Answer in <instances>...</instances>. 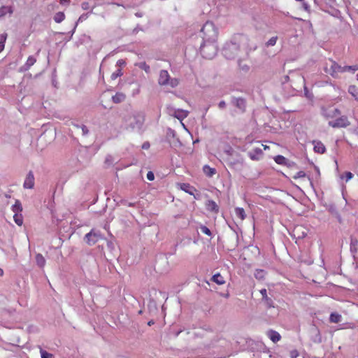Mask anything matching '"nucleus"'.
Returning a JSON list of instances; mask_svg holds the SVG:
<instances>
[{
  "mask_svg": "<svg viewBox=\"0 0 358 358\" xmlns=\"http://www.w3.org/2000/svg\"><path fill=\"white\" fill-rule=\"evenodd\" d=\"M242 48L247 49L248 51H255L257 49L258 45L256 43H254L251 39L249 38V41L242 45Z\"/></svg>",
  "mask_w": 358,
  "mask_h": 358,
  "instance_id": "obj_19",
  "label": "nucleus"
},
{
  "mask_svg": "<svg viewBox=\"0 0 358 358\" xmlns=\"http://www.w3.org/2000/svg\"><path fill=\"white\" fill-rule=\"evenodd\" d=\"M150 147L149 143H144L142 145L143 149H148Z\"/></svg>",
  "mask_w": 358,
  "mask_h": 358,
  "instance_id": "obj_55",
  "label": "nucleus"
},
{
  "mask_svg": "<svg viewBox=\"0 0 358 358\" xmlns=\"http://www.w3.org/2000/svg\"><path fill=\"white\" fill-rule=\"evenodd\" d=\"M34 186V176L31 171H30L24 181L23 187L25 189H32Z\"/></svg>",
  "mask_w": 358,
  "mask_h": 358,
  "instance_id": "obj_12",
  "label": "nucleus"
},
{
  "mask_svg": "<svg viewBox=\"0 0 358 358\" xmlns=\"http://www.w3.org/2000/svg\"><path fill=\"white\" fill-rule=\"evenodd\" d=\"M166 109L169 115L173 116L180 121L186 118L189 115V112L187 110L183 109H176L171 106H169Z\"/></svg>",
  "mask_w": 358,
  "mask_h": 358,
  "instance_id": "obj_8",
  "label": "nucleus"
},
{
  "mask_svg": "<svg viewBox=\"0 0 358 358\" xmlns=\"http://www.w3.org/2000/svg\"><path fill=\"white\" fill-rule=\"evenodd\" d=\"M102 238L103 236L101 232L95 229H92L85 236L87 243L90 245H94L98 241Z\"/></svg>",
  "mask_w": 358,
  "mask_h": 358,
  "instance_id": "obj_7",
  "label": "nucleus"
},
{
  "mask_svg": "<svg viewBox=\"0 0 358 358\" xmlns=\"http://www.w3.org/2000/svg\"><path fill=\"white\" fill-rule=\"evenodd\" d=\"M328 124L333 128H345L350 125V122L347 116L342 115L334 121H329Z\"/></svg>",
  "mask_w": 358,
  "mask_h": 358,
  "instance_id": "obj_9",
  "label": "nucleus"
},
{
  "mask_svg": "<svg viewBox=\"0 0 358 358\" xmlns=\"http://www.w3.org/2000/svg\"><path fill=\"white\" fill-rule=\"evenodd\" d=\"M226 160L230 166L242 164L243 162V159L240 155H238V156L227 157Z\"/></svg>",
  "mask_w": 358,
  "mask_h": 358,
  "instance_id": "obj_13",
  "label": "nucleus"
},
{
  "mask_svg": "<svg viewBox=\"0 0 358 358\" xmlns=\"http://www.w3.org/2000/svg\"><path fill=\"white\" fill-rule=\"evenodd\" d=\"M147 179L150 181H152L155 179V175L152 171H148L147 173Z\"/></svg>",
  "mask_w": 358,
  "mask_h": 358,
  "instance_id": "obj_48",
  "label": "nucleus"
},
{
  "mask_svg": "<svg viewBox=\"0 0 358 358\" xmlns=\"http://www.w3.org/2000/svg\"><path fill=\"white\" fill-rule=\"evenodd\" d=\"M13 219H14L15 222L18 226H21L22 224L23 219H22V216L21 214H19V213L14 214Z\"/></svg>",
  "mask_w": 358,
  "mask_h": 358,
  "instance_id": "obj_35",
  "label": "nucleus"
},
{
  "mask_svg": "<svg viewBox=\"0 0 358 358\" xmlns=\"http://www.w3.org/2000/svg\"><path fill=\"white\" fill-rule=\"evenodd\" d=\"M88 16H89V13H85V14L81 15L79 17V18H78V22H77V23H76V24H78V22H83V21H84V20H87V17H88ZM76 26H77V24H76V26H75V27H74V29H76Z\"/></svg>",
  "mask_w": 358,
  "mask_h": 358,
  "instance_id": "obj_43",
  "label": "nucleus"
},
{
  "mask_svg": "<svg viewBox=\"0 0 358 358\" xmlns=\"http://www.w3.org/2000/svg\"><path fill=\"white\" fill-rule=\"evenodd\" d=\"M59 2L61 4H65L69 3L70 2V0H59Z\"/></svg>",
  "mask_w": 358,
  "mask_h": 358,
  "instance_id": "obj_56",
  "label": "nucleus"
},
{
  "mask_svg": "<svg viewBox=\"0 0 358 358\" xmlns=\"http://www.w3.org/2000/svg\"><path fill=\"white\" fill-rule=\"evenodd\" d=\"M278 36H273L266 42V45L267 47L273 46L276 44Z\"/></svg>",
  "mask_w": 358,
  "mask_h": 358,
  "instance_id": "obj_40",
  "label": "nucleus"
},
{
  "mask_svg": "<svg viewBox=\"0 0 358 358\" xmlns=\"http://www.w3.org/2000/svg\"><path fill=\"white\" fill-rule=\"evenodd\" d=\"M181 189L191 195H194V192L196 191V189L193 187H192L189 184L187 183H183L181 185Z\"/></svg>",
  "mask_w": 358,
  "mask_h": 358,
  "instance_id": "obj_25",
  "label": "nucleus"
},
{
  "mask_svg": "<svg viewBox=\"0 0 358 358\" xmlns=\"http://www.w3.org/2000/svg\"><path fill=\"white\" fill-rule=\"evenodd\" d=\"M53 19L55 22L60 23L65 19V15L63 12H58L55 15Z\"/></svg>",
  "mask_w": 358,
  "mask_h": 358,
  "instance_id": "obj_32",
  "label": "nucleus"
},
{
  "mask_svg": "<svg viewBox=\"0 0 358 358\" xmlns=\"http://www.w3.org/2000/svg\"><path fill=\"white\" fill-rule=\"evenodd\" d=\"M357 70H358V65L341 66V73L345 72V71H352V73H355Z\"/></svg>",
  "mask_w": 358,
  "mask_h": 358,
  "instance_id": "obj_30",
  "label": "nucleus"
},
{
  "mask_svg": "<svg viewBox=\"0 0 358 358\" xmlns=\"http://www.w3.org/2000/svg\"><path fill=\"white\" fill-rule=\"evenodd\" d=\"M200 52L203 57L208 59H213L217 52L215 41H203L201 45Z\"/></svg>",
  "mask_w": 358,
  "mask_h": 358,
  "instance_id": "obj_4",
  "label": "nucleus"
},
{
  "mask_svg": "<svg viewBox=\"0 0 358 358\" xmlns=\"http://www.w3.org/2000/svg\"><path fill=\"white\" fill-rule=\"evenodd\" d=\"M153 323H154V322H153L152 321H150V322H148V325H150H150H151V324H152Z\"/></svg>",
  "mask_w": 358,
  "mask_h": 358,
  "instance_id": "obj_62",
  "label": "nucleus"
},
{
  "mask_svg": "<svg viewBox=\"0 0 358 358\" xmlns=\"http://www.w3.org/2000/svg\"><path fill=\"white\" fill-rule=\"evenodd\" d=\"M224 152L227 155V157L238 156L239 155L237 152H236L232 148L229 147L227 149L224 150Z\"/></svg>",
  "mask_w": 358,
  "mask_h": 358,
  "instance_id": "obj_37",
  "label": "nucleus"
},
{
  "mask_svg": "<svg viewBox=\"0 0 358 358\" xmlns=\"http://www.w3.org/2000/svg\"><path fill=\"white\" fill-rule=\"evenodd\" d=\"M135 15L138 17H141L143 16L142 13L137 12L135 13Z\"/></svg>",
  "mask_w": 358,
  "mask_h": 358,
  "instance_id": "obj_58",
  "label": "nucleus"
},
{
  "mask_svg": "<svg viewBox=\"0 0 358 358\" xmlns=\"http://www.w3.org/2000/svg\"><path fill=\"white\" fill-rule=\"evenodd\" d=\"M260 294H262V299L264 301L265 304L268 308L273 307V300L267 296V291L266 289H262L260 290Z\"/></svg>",
  "mask_w": 358,
  "mask_h": 358,
  "instance_id": "obj_14",
  "label": "nucleus"
},
{
  "mask_svg": "<svg viewBox=\"0 0 358 358\" xmlns=\"http://www.w3.org/2000/svg\"><path fill=\"white\" fill-rule=\"evenodd\" d=\"M324 70L327 73L335 77L338 73L341 72V66H339L336 62L330 60L329 63L326 64Z\"/></svg>",
  "mask_w": 358,
  "mask_h": 358,
  "instance_id": "obj_10",
  "label": "nucleus"
},
{
  "mask_svg": "<svg viewBox=\"0 0 358 358\" xmlns=\"http://www.w3.org/2000/svg\"><path fill=\"white\" fill-rule=\"evenodd\" d=\"M313 144L314 145V151L315 152L323 154L326 151L324 145L320 141H313Z\"/></svg>",
  "mask_w": 358,
  "mask_h": 358,
  "instance_id": "obj_15",
  "label": "nucleus"
},
{
  "mask_svg": "<svg viewBox=\"0 0 358 358\" xmlns=\"http://www.w3.org/2000/svg\"><path fill=\"white\" fill-rule=\"evenodd\" d=\"M138 30H141V28L139 27V26H136V27L134 28V33H137L138 31Z\"/></svg>",
  "mask_w": 358,
  "mask_h": 358,
  "instance_id": "obj_57",
  "label": "nucleus"
},
{
  "mask_svg": "<svg viewBox=\"0 0 358 358\" xmlns=\"http://www.w3.org/2000/svg\"><path fill=\"white\" fill-rule=\"evenodd\" d=\"M320 110L322 116L326 120L333 119L341 115L340 110L331 105L322 106Z\"/></svg>",
  "mask_w": 358,
  "mask_h": 358,
  "instance_id": "obj_6",
  "label": "nucleus"
},
{
  "mask_svg": "<svg viewBox=\"0 0 358 358\" xmlns=\"http://www.w3.org/2000/svg\"><path fill=\"white\" fill-rule=\"evenodd\" d=\"M345 180L346 181L350 180L353 177V174L351 172H349V171L345 172Z\"/></svg>",
  "mask_w": 358,
  "mask_h": 358,
  "instance_id": "obj_49",
  "label": "nucleus"
},
{
  "mask_svg": "<svg viewBox=\"0 0 358 358\" xmlns=\"http://www.w3.org/2000/svg\"><path fill=\"white\" fill-rule=\"evenodd\" d=\"M267 336L273 343H277L281 338L280 334L274 330H269L267 332Z\"/></svg>",
  "mask_w": 358,
  "mask_h": 358,
  "instance_id": "obj_18",
  "label": "nucleus"
},
{
  "mask_svg": "<svg viewBox=\"0 0 358 358\" xmlns=\"http://www.w3.org/2000/svg\"><path fill=\"white\" fill-rule=\"evenodd\" d=\"M13 13V8L8 6H3L0 8V19L7 14L11 15Z\"/></svg>",
  "mask_w": 358,
  "mask_h": 358,
  "instance_id": "obj_20",
  "label": "nucleus"
},
{
  "mask_svg": "<svg viewBox=\"0 0 358 358\" xmlns=\"http://www.w3.org/2000/svg\"><path fill=\"white\" fill-rule=\"evenodd\" d=\"M233 103L238 108L244 110L245 107V100L242 98H236L233 100Z\"/></svg>",
  "mask_w": 358,
  "mask_h": 358,
  "instance_id": "obj_24",
  "label": "nucleus"
},
{
  "mask_svg": "<svg viewBox=\"0 0 358 358\" xmlns=\"http://www.w3.org/2000/svg\"><path fill=\"white\" fill-rule=\"evenodd\" d=\"M249 41V38L243 34L236 36L231 41L225 43L222 54L225 58L233 59L236 58L241 51L242 45Z\"/></svg>",
  "mask_w": 358,
  "mask_h": 358,
  "instance_id": "obj_1",
  "label": "nucleus"
},
{
  "mask_svg": "<svg viewBox=\"0 0 358 358\" xmlns=\"http://www.w3.org/2000/svg\"><path fill=\"white\" fill-rule=\"evenodd\" d=\"M218 107L220 109H224L226 107V102L224 101H220V103H218Z\"/></svg>",
  "mask_w": 358,
  "mask_h": 358,
  "instance_id": "obj_51",
  "label": "nucleus"
},
{
  "mask_svg": "<svg viewBox=\"0 0 358 358\" xmlns=\"http://www.w3.org/2000/svg\"><path fill=\"white\" fill-rule=\"evenodd\" d=\"M303 9H304L305 10H306V11H308V10H310V6H309V5H308L307 3H306V2H303Z\"/></svg>",
  "mask_w": 358,
  "mask_h": 358,
  "instance_id": "obj_53",
  "label": "nucleus"
},
{
  "mask_svg": "<svg viewBox=\"0 0 358 358\" xmlns=\"http://www.w3.org/2000/svg\"><path fill=\"white\" fill-rule=\"evenodd\" d=\"M125 64V62L123 60V59H119L117 63H116V65L119 67H121L122 66L124 65Z\"/></svg>",
  "mask_w": 358,
  "mask_h": 358,
  "instance_id": "obj_52",
  "label": "nucleus"
},
{
  "mask_svg": "<svg viewBox=\"0 0 358 358\" xmlns=\"http://www.w3.org/2000/svg\"><path fill=\"white\" fill-rule=\"evenodd\" d=\"M342 316L341 315L337 313H332L330 315L329 320L331 322L333 323H338L341 321Z\"/></svg>",
  "mask_w": 358,
  "mask_h": 358,
  "instance_id": "obj_26",
  "label": "nucleus"
},
{
  "mask_svg": "<svg viewBox=\"0 0 358 358\" xmlns=\"http://www.w3.org/2000/svg\"><path fill=\"white\" fill-rule=\"evenodd\" d=\"M125 99V96L122 93H116L112 96V100L115 103L122 102Z\"/></svg>",
  "mask_w": 358,
  "mask_h": 358,
  "instance_id": "obj_27",
  "label": "nucleus"
},
{
  "mask_svg": "<svg viewBox=\"0 0 358 358\" xmlns=\"http://www.w3.org/2000/svg\"><path fill=\"white\" fill-rule=\"evenodd\" d=\"M275 162L280 165L287 164V159L282 155H277L274 157Z\"/></svg>",
  "mask_w": 358,
  "mask_h": 358,
  "instance_id": "obj_31",
  "label": "nucleus"
},
{
  "mask_svg": "<svg viewBox=\"0 0 358 358\" xmlns=\"http://www.w3.org/2000/svg\"><path fill=\"white\" fill-rule=\"evenodd\" d=\"M81 7L83 10H88L90 8V4L88 2H83L81 4Z\"/></svg>",
  "mask_w": 358,
  "mask_h": 358,
  "instance_id": "obj_50",
  "label": "nucleus"
},
{
  "mask_svg": "<svg viewBox=\"0 0 358 358\" xmlns=\"http://www.w3.org/2000/svg\"><path fill=\"white\" fill-rule=\"evenodd\" d=\"M348 92L356 100H358V89L355 85L350 86Z\"/></svg>",
  "mask_w": 358,
  "mask_h": 358,
  "instance_id": "obj_33",
  "label": "nucleus"
},
{
  "mask_svg": "<svg viewBox=\"0 0 358 358\" xmlns=\"http://www.w3.org/2000/svg\"><path fill=\"white\" fill-rule=\"evenodd\" d=\"M289 80V76H286L285 77V81H287V80Z\"/></svg>",
  "mask_w": 358,
  "mask_h": 358,
  "instance_id": "obj_61",
  "label": "nucleus"
},
{
  "mask_svg": "<svg viewBox=\"0 0 358 358\" xmlns=\"http://www.w3.org/2000/svg\"><path fill=\"white\" fill-rule=\"evenodd\" d=\"M6 38H7L6 34H0V52H2L4 49Z\"/></svg>",
  "mask_w": 358,
  "mask_h": 358,
  "instance_id": "obj_34",
  "label": "nucleus"
},
{
  "mask_svg": "<svg viewBox=\"0 0 358 358\" xmlns=\"http://www.w3.org/2000/svg\"><path fill=\"white\" fill-rule=\"evenodd\" d=\"M40 353L41 358H54V355L47 351L40 348Z\"/></svg>",
  "mask_w": 358,
  "mask_h": 358,
  "instance_id": "obj_39",
  "label": "nucleus"
},
{
  "mask_svg": "<svg viewBox=\"0 0 358 358\" xmlns=\"http://www.w3.org/2000/svg\"><path fill=\"white\" fill-rule=\"evenodd\" d=\"M308 180L310 181V185L311 186L312 188H314L313 181L311 180V179L310 178H308Z\"/></svg>",
  "mask_w": 358,
  "mask_h": 358,
  "instance_id": "obj_59",
  "label": "nucleus"
},
{
  "mask_svg": "<svg viewBox=\"0 0 358 358\" xmlns=\"http://www.w3.org/2000/svg\"><path fill=\"white\" fill-rule=\"evenodd\" d=\"M141 69L144 70L147 73H150V66L148 65L145 62H140L136 64Z\"/></svg>",
  "mask_w": 358,
  "mask_h": 358,
  "instance_id": "obj_36",
  "label": "nucleus"
},
{
  "mask_svg": "<svg viewBox=\"0 0 358 358\" xmlns=\"http://www.w3.org/2000/svg\"><path fill=\"white\" fill-rule=\"evenodd\" d=\"M203 41H215L217 29L212 22H206L201 30Z\"/></svg>",
  "mask_w": 358,
  "mask_h": 358,
  "instance_id": "obj_3",
  "label": "nucleus"
},
{
  "mask_svg": "<svg viewBox=\"0 0 358 358\" xmlns=\"http://www.w3.org/2000/svg\"><path fill=\"white\" fill-rule=\"evenodd\" d=\"M36 62V59L33 56H29L26 62V63L21 66L22 71H27L30 69L31 66H33Z\"/></svg>",
  "mask_w": 358,
  "mask_h": 358,
  "instance_id": "obj_16",
  "label": "nucleus"
},
{
  "mask_svg": "<svg viewBox=\"0 0 358 358\" xmlns=\"http://www.w3.org/2000/svg\"><path fill=\"white\" fill-rule=\"evenodd\" d=\"M80 129L82 131L83 136H87L89 134V130L85 124L80 125Z\"/></svg>",
  "mask_w": 358,
  "mask_h": 358,
  "instance_id": "obj_44",
  "label": "nucleus"
},
{
  "mask_svg": "<svg viewBox=\"0 0 358 358\" xmlns=\"http://www.w3.org/2000/svg\"><path fill=\"white\" fill-rule=\"evenodd\" d=\"M121 203L123 204V205H125V206H129V207H134L136 206V203L134 202H129L127 200H121Z\"/></svg>",
  "mask_w": 358,
  "mask_h": 358,
  "instance_id": "obj_45",
  "label": "nucleus"
},
{
  "mask_svg": "<svg viewBox=\"0 0 358 358\" xmlns=\"http://www.w3.org/2000/svg\"><path fill=\"white\" fill-rule=\"evenodd\" d=\"M250 158H251L252 159H255V157H254V156L250 155Z\"/></svg>",
  "mask_w": 358,
  "mask_h": 358,
  "instance_id": "obj_63",
  "label": "nucleus"
},
{
  "mask_svg": "<svg viewBox=\"0 0 358 358\" xmlns=\"http://www.w3.org/2000/svg\"><path fill=\"white\" fill-rule=\"evenodd\" d=\"M306 176V174L304 171H299L293 176V178L298 179V178H305Z\"/></svg>",
  "mask_w": 358,
  "mask_h": 358,
  "instance_id": "obj_42",
  "label": "nucleus"
},
{
  "mask_svg": "<svg viewBox=\"0 0 358 358\" xmlns=\"http://www.w3.org/2000/svg\"><path fill=\"white\" fill-rule=\"evenodd\" d=\"M81 124H79L78 122H72V125L77 129H80Z\"/></svg>",
  "mask_w": 358,
  "mask_h": 358,
  "instance_id": "obj_54",
  "label": "nucleus"
},
{
  "mask_svg": "<svg viewBox=\"0 0 358 358\" xmlns=\"http://www.w3.org/2000/svg\"><path fill=\"white\" fill-rule=\"evenodd\" d=\"M203 171L205 175L209 178L213 177L216 173V170L214 168H211L208 165H204L203 167Z\"/></svg>",
  "mask_w": 358,
  "mask_h": 358,
  "instance_id": "obj_21",
  "label": "nucleus"
},
{
  "mask_svg": "<svg viewBox=\"0 0 358 358\" xmlns=\"http://www.w3.org/2000/svg\"><path fill=\"white\" fill-rule=\"evenodd\" d=\"M235 214L241 220H243L246 217L244 209L241 207H237L235 208Z\"/></svg>",
  "mask_w": 358,
  "mask_h": 358,
  "instance_id": "obj_28",
  "label": "nucleus"
},
{
  "mask_svg": "<svg viewBox=\"0 0 358 358\" xmlns=\"http://www.w3.org/2000/svg\"><path fill=\"white\" fill-rule=\"evenodd\" d=\"M211 280L220 285H224L225 283L224 278L220 273L213 275L211 278Z\"/></svg>",
  "mask_w": 358,
  "mask_h": 358,
  "instance_id": "obj_23",
  "label": "nucleus"
},
{
  "mask_svg": "<svg viewBox=\"0 0 358 358\" xmlns=\"http://www.w3.org/2000/svg\"><path fill=\"white\" fill-rule=\"evenodd\" d=\"M166 138L170 141V143H173L176 145V143H178L179 145H181L180 141L178 138L176 136V132L175 130L168 128L166 130Z\"/></svg>",
  "mask_w": 358,
  "mask_h": 358,
  "instance_id": "obj_11",
  "label": "nucleus"
},
{
  "mask_svg": "<svg viewBox=\"0 0 358 358\" xmlns=\"http://www.w3.org/2000/svg\"><path fill=\"white\" fill-rule=\"evenodd\" d=\"M289 356L291 358H296L299 357V352L296 350H291L289 352Z\"/></svg>",
  "mask_w": 358,
  "mask_h": 358,
  "instance_id": "obj_47",
  "label": "nucleus"
},
{
  "mask_svg": "<svg viewBox=\"0 0 358 358\" xmlns=\"http://www.w3.org/2000/svg\"><path fill=\"white\" fill-rule=\"evenodd\" d=\"M200 229L202 233L206 234L208 236H211L212 233H211L210 230L206 226L201 225Z\"/></svg>",
  "mask_w": 358,
  "mask_h": 358,
  "instance_id": "obj_41",
  "label": "nucleus"
},
{
  "mask_svg": "<svg viewBox=\"0 0 358 358\" xmlns=\"http://www.w3.org/2000/svg\"><path fill=\"white\" fill-rule=\"evenodd\" d=\"M304 94L308 99H312L313 97V94L308 92L306 86H304Z\"/></svg>",
  "mask_w": 358,
  "mask_h": 358,
  "instance_id": "obj_46",
  "label": "nucleus"
},
{
  "mask_svg": "<svg viewBox=\"0 0 358 358\" xmlns=\"http://www.w3.org/2000/svg\"><path fill=\"white\" fill-rule=\"evenodd\" d=\"M143 121V117L140 114L129 115L124 117V128L130 131H139Z\"/></svg>",
  "mask_w": 358,
  "mask_h": 358,
  "instance_id": "obj_2",
  "label": "nucleus"
},
{
  "mask_svg": "<svg viewBox=\"0 0 358 358\" xmlns=\"http://www.w3.org/2000/svg\"><path fill=\"white\" fill-rule=\"evenodd\" d=\"M206 209L209 211L214 212V213H218L219 211V206L213 200H208L206 203Z\"/></svg>",
  "mask_w": 358,
  "mask_h": 358,
  "instance_id": "obj_17",
  "label": "nucleus"
},
{
  "mask_svg": "<svg viewBox=\"0 0 358 358\" xmlns=\"http://www.w3.org/2000/svg\"><path fill=\"white\" fill-rule=\"evenodd\" d=\"M123 74L122 71V69L120 68L117 69L115 72H113L112 74H111V79L112 80H115L116 78H117L118 77H120L122 76Z\"/></svg>",
  "mask_w": 358,
  "mask_h": 358,
  "instance_id": "obj_38",
  "label": "nucleus"
},
{
  "mask_svg": "<svg viewBox=\"0 0 358 358\" xmlns=\"http://www.w3.org/2000/svg\"><path fill=\"white\" fill-rule=\"evenodd\" d=\"M158 84L160 86H169L175 88L179 85V80L176 78H171L166 70H161L159 73Z\"/></svg>",
  "mask_w": 358,
  "mask_h": 358,
  "instance_id": "obj_5",
  "label": "nucleus"
},
{
  "mask_svg": "<svg viewBox=\"0 0 358 358\" xmlns=\"http://www.w3.org/2000/svg\"><path fill=\"white\" fill-rule=\"evenodd\" d=\"M208 108H206V113L208 111Z\"/></svg>",
  "mask_w": 358,
  "mask_h": 358,
  "instance_id": "obj_64",
  "label": "nucleus"
},
{
  "mask_svg": "<svg viewBox=\"0 0 358 358\" xmlns=\"http://www.w3.org/2000/svg\"><path fill=\"white\" fill-rule=\"evenodd\" d=\"M12 210L15 214L20 213L22 210V204L18 200L12 206Z\"/></svg>",
  "mask_w": 358,
  "mask_h": 358,
  "instance_id": "obj_29",
  "label": "nucleus"
},
{
  "mask_svg": "<svg viewBox=\"0 0 358 358\" xmlns=\"http://www.w3.org/2000/svg\"><path fill=\"white\" fill-rule=\"evenodd\" d=\"M3 275V270L0 268V276H2Z\"/></svg>",
  "mask_w": 358,
  "mask_h": 358,
  "instance_id": "obj_60",
  "label": "nucleus"
},
{
  "mask_svg": "<svg viewBox=\"0 0 358 358\" xmlns=\"http://www.w3.org/2000/svg\"><path fill=\"white\" fill-rule=\"evenodd\" d=\"M35 259H36V263L38 267L43 268L45 266L46 261H45V259L44 258V257L41 254H40V253L36 254Z\"/></svg>",
  "mask_w": 358,
  "mask_h": 358,
  "instance_id": "obj_22",
  "label": "nucleus"
}]
</instances>
